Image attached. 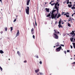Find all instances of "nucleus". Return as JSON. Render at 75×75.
Segmentation results:
<instances>
[{
  "label": "nucleus",
  "instance_id": "864d4df0",
  "mask_svg": "<svg viewBox=\"0 0 75 75\" xmlns=\"http://www.w3.org/2000/svg\"><path fill=\"white\" fill-rule=\"evenodd\" d=\"M64 16H65V15H66V16H67V14H66V13L64 14Z\"/></svg>",
  "mask_w": 75,
  "mask_h": 75
},
{
  "label": "nucleus",
  "instance_id": "bf43d9fd",
  "mask_svg": "<svg viewBox=\"0 0 75 75\" xmlns=\"http://www.w3.org/2000/svg\"><path fill=\"white\" fill-rule=\"evenodd\" d=\"M1 0H0V1H1V3L2 2V1H1Z\"/></svg>",
  "mask_w": 75,
  "mask_h": 75
},
{
  "label": "nucleus",
  "instance_id": "ea45409f",
  "mask_svg": "<svg viewBox=\"0 0 75 75\" xmlns=\"http://www.w3.org/2000/svg\"><path fill=\"white\" fill-rule=\"evenodd\" d=\"M70 47H71V48L72 49V48H73V47H72V45H70Z\"/></svg>",
  "mask_w": 75,
  "mask_h": 75
},
{
  "label": "nucleus",
  "instance_id": "6ab92c4d",
  "mask_svg": "<svg viewBox=\"0 0 75 75\" xmlns=\"http://www.w3.org/2000/svg\"><path fill=\"white\" fill-rule=\"evenodd\" d=\"M68 6L69 7L71 8V6H72V4H70V5L68 4Z\"/></svg>",
  "mask_w": 75,
  "mask_h": 75
},
{
  "label": "nucleus",
  "instance_id": "4be33fe9",
  "mask_svg": "<svg viewBox=\"0 0 75 75\" xmlns=\"http://www.w3.org/2000/svg\"><path fill=\"white\" fill-rule=\"evenodd\" d=\"M61 19H60V21H59V24H61Z\"/></svg>",
  "mask_w": 75,
  "mask_h": 75
},
{
  "label": "nucleus",
  "instance_id": "cd10ccee",
  "mask_svg": "<svg viewBox=\"0 0 75 75\" xmlns=\"http://www.w3.org/2000/svg\"><path fill=\"white\" fill-rule=\"evenodd\" d=\"M0 69H1V71H2V70H3V69L2 68H1V66H0Z\"/></svg>",
  "mask_w": 75,
  "mask_h": 75
},
{
  "label": "nucleus",
  "instance_id": "0e129e2a",
  "mask_svg": "<svg viewBox=\"0 0 75 75\" xmlns=\"http://www.w3.org/2000/svg\"><path fill=\"white\" fill-rule=\"evenodd\" d=\"M63 35L64 36H65V35L64 34Z\"/></svg>",
  "mask_w": 75,
  "mask_h": 75
},
{
  "label": "nucleus",
  "instance_id": "bb28decb",
  "mask_svg": "<svg viewBox=\"0 0 75 75\" xmlns=\"http://www.w3.org/2000/svg\"><path fill=\"white\" fill-rule=\"evenodd\" d=\"M59 43L58 42H57V43H56L55 45H59Z\"/></svg>",
  "mask_w": 75,
  "mask_h": 75
},
{
  "label": "nucleus",
  "instance_id": "e433bc0d",
  "mask_svg": "<svg viewBox=\"0 0 75 75\" xmlns=\"http://www.w3.org/2000/svg\"><path fill=\"white\" fill-rule=\"evenodd\" d=\"M67 3V1H64V2H63L64 4H65V3Z\"/></svg>",
  "mask_w": 75,
  "mask_h": 75
},
{
  "label": "nucleus",
  "instance_id": "3c124183",
  "mask_svg": "<svg viewBox=\"0 0 75 75\" xmlns=\"http://www.w3.org/2000/svg\"><path fill=\"white\" fill-rule=\"evenodd\" d=\"M74 40H73V42H75V38H74Z\"/></svg>",
  "mask_w": 75,
  "mask_h": 75
},
{
  "label": "nucleus",
  "instance_id": "473e14b6",
  "mask_svg": "<svg viewBox=\"0 0 75 75\" xmlns=\"http://www.w3.org/2000/svg\"><path fill=\"white\" fill-rule=\"evenodd\" d=\"M34 31V28H33L31 30V32H33Z\"/></svg>",
  "mask_w": 75,
  "mask_h": 75
},
{
  "label": "nucleus",
  "instance_id": "de8ad7c7",
  "mask_svg": "<svg viewBox=\"0 0 75 75\" xmlns=\"http://www.w3.org/2000/svg\"><path fill=\"white\" fill-rule=\"evenodd\" d=\"M65 13V12H63L62 13V15H63V14H64V13Z\"/></svg>",
  "mask_w": 75,
  "mask_h": 75
},
{
  "label": "nucleus",
  "instance_id": "4468645a",
  "mask_svg": "<svg viewBox=\"0 0 75 75\" xmlns=\"http://www.w3.org/2000/svg\"><path fill=\"white\" fill-rule=\"evenodd\" d=\"M17 53L19 56H20V55H21V54H20V53L19 51H18L17 52Z\"/></svg>",
  "mask_w": 75,
  "mask_h": 75
},
{
  "label": "nucleus",
  "instance_id": "37998d69",
  "mask_svg": "<svg viewBox=\"0 0 75 75\" xmlns=\"http://www.w3.org/2000/svg\"><path fill=\"white\" fill-rule=\"evenodd\" d=\"M1 34H2V33H3V31H1Z\"/></svg>",
  "mask_w": 75,
  "mask_h": 75
},
{
  "label": "nucleus",
  "instance_id": "09e8293b",
  "mask_svg": "<svg viewBox=\"0 0 75 75\" xmlns=\"http://www.w3.org/2000/svg\"><path fill=\"white\" fill-rule=\"evenodd\" d=\"M39 74H40V75H42V73L40 72Z\"/></svg>",
  "mask_w": 75,
  "mask_h": 75
},
{
  "label": "nucleus",
  "instance_id": "ddd939ff",
  "mask_svg": "<svg viewBox=\"0 0 75 75\" xmlns=\"http://www.w3.org/2000/svg\"><path fill=\"white\" fill-rule=\"evenodd\" d=\"M74 38L73 37L71 38L70 40L71 42H72V41H73V40H74Z\"/></svg>",
  "mask_w": 75,
  "mask_h": 75
},
{
  "label": "nucleus",
  "instance_id": "603ef678",
  "mask_svg": "<svg viewBox=\"0 0 75 75\" xmlns=\"http://www.w3.org/2000/svg\"><path fill=\"white\" fill-rule=\"evenodd\" d=\"M64 53H65V54H67V51H65L64 52Z\"/></svg>",
  "mask_w": 75,
  "mask_h": 75
},
{
  "label": "nucleus",
  "instance_id": "680f3d73",
  "mask_svg": "<svg viewBox=\"0 0 75 75\" xmlns=\"http://www.w3.org/2000/svg\"><path fill=\"white\" fill-rule=\"evenodd\" d=\"M37 75H39V73H37Z\"/></svg>",
  "mask_w": 75,
  "mask_h": 75
},
{
  "label": "nucleus",
  "instance_id": "2f4dec72",
  "mask_svg": "<svg viewBox=\"0 0 75 75\" xmlns=\"http://www.w3.org/2000/svg\"><path fill=\"white\" fill-rule=\"evenodd\" d=\"M58 16H59V17H61V15H60L59 13L58 14Z\"/></svg>",
  "mask_w": 75,
  "mask_h": 75
},
{
  "label": "nucleus",
  "instance_id": "2eb2a0df",
  "mask_svg": "<svg viewBox=\"0 0 75 75\" xmlns=\"http://www.w3.org/2000/svg\"><path fill=\"white\" fill-rule=\"evenodd\" d=\"M0 53H1V54H3V53H4V52H3V50H0Z\"/></svg>",
  "mask_w": 75,
  "mask_h": 75
},
{
  "label": "nucleus",
  "instance_id": "5701e85b",
  "mask_svg": "<svg viewBox=\"0 0 75 75\" xmlns=\"http://www.w3.org/2000/svg\"><path fill=\"white\" fill-rule=\"evenodd\" d=\"M5 30L6 31H7V27H5Z\"/></svg>",
  "mask_w": 75,
  "mask_h": 75
},
{
  "label": "nucleus",
  "instance_id": "c85d7f7f",
  "mask_svg": "<svg viewBox=\"0 0 75 75\" xmlns=\"http://www.w3.org/2000/svg\"><path fill=\"white\" fill-rule=\"evenodd\" d=\"M66 16L67 17H69V15H67Z\"/></svg>",
  "mask_w": 75,
  "mask_h": 75
},
{
  "label": "nucleus",
  "instance_id": "49530a36",
  "mask_svg": "<svg viewBox=\"0 0 75 75\" xmlns=\"http://www.w3.org/2000/svg\"><path fill=\"white\" fill-rule=\"evenodd\" d=\"M59 6V4H58L57 5V6Z\"/></svg>",
  "mask_w": 75,
  "mask_h": 75
},
{
  "label": "nucleus",
  "instance_id": "58836bf2",
  "mask_svg": "<svg viewBox=\"0 0 75 75\" xmlns=\"http://www.w3.org/2000/svg\"><path fill=\"white\" fill-rule=\"evenodd\" d=\"M33 38L34 39L35 38V36L34 35H33Z\"/></svg>",
  "mask_w": 75,
  "mask_h": 75
},
{
  "label": "nucleus",
  "instance_id": "69168bd1",
  "mask_svg": "<svg viewBox=\"0 0 75 75\" xmlns=\"http://www.w3.org/2000/svg\"><path fill=\"white\" fill-rule=\"evenodd\" d=\"M74 6H75V4H74L73 5V7H74Z\"/></svg>",
  "mask_w": 75,
  "mask_h": 75
},
{
  "label": "nucleus",
  "instance_id": "6e6d98bb",
  "mask_svg": "<svg viewBox=\"0 0 75 75\" xmlns=\"http://www.w3.org/2000/svg\"><path fill=\"white\" fill-rule=\"evenodd\" d=\"M69 4H72V2H69Z\"/></svg>",
  "mask_w": 75,
  "mask_h": 75
},
{
  "label": "nucleus",
  "instance_id": "423d86ee",
  "mask_svg": "<svg viewBox=\"0 0 75 75\" xmlns=\"http://www.w3.org/2000/svg\"><path fill=\"white\" fill-rule=\"evenodd\" d=\"M54 38L55 39H58L59 37L58 36V35H57V34L55 33L54 34Z\"/></svg>",
  "mask_w": 75,
  "mask_h": 75
},
{
  "label": "nucleus",
  "instance_id": "f257e3e1",
  "mask_svg": "<svg viewBox=\"0 0 75 75\" xmlns=\"http://www.w3.org/2000/svg\"><path fill=\"white\" fill-rule=\"evenodd\" d=\"M57 11V10H55V9H53V11H52L51 15V17L52 19H54V13L55 12Z\"/></svg>",
  "mask_w": 75,
  "mask_h": 75
},
{
  "label": "nucleus",
  "instance_id": "4d7b16f0",
  "mask_svg": "<svg viewBox=\"0 0 75 75\" xmlns=\"http://www.w3.org/2000/svg\"><path fill=\"white\" fill-rule=\"evenodd\" d=\"M36 57H37V58H38V56H36Z\"/></svg>",
  "mask_w": 75,
  "mask_h": 75
},
{
  "label": "nucleus",
  "instance_id": "338daca9",
  "mask_svg": "<svg viewBox=\"0 0 75 75\" xmlns=\"http://www.w3.org/2000/svg\"><path fill=\"white\" fill-rule=\"evenodd\" d=\"M71 21V20H69V21Z\"/></svg>",
  "mask_w": 75,
  "mask_h": 75
},
{
  "label": "nucleus",
  "instance_id": "13d9d810",
  "mask_svg": "<svg viewBox=\"0 0 75 75\" xmlns=\"http://www.w3.org/2000/svg\"><path fill=\"white\" fill-rule=\"evenodd\" d=\"M33 24L34 26H35V25L34 24V23H33Z\"/></svg>",
  "mask_w": 75,
  "mask_h": 75
},
{
  "label": "nucleus",
  "instance_id": "c03bdc74",
  "mask_svg": "<svg viewBox=\"0 0 75 75\" xmlns=\"http://www.w3.org/2000/svg\"><path fill=\"white\" fill-rule=\"evenodd\" d=\"M66 14V15H67V14H69V13L67 12Z\"/></svg>",
  "mask_w": 75,
  "mask_h": 75
},
{
  "label": "nucleus",
  "instance_id": "4c0bfd02",
  "mask_svg": "<svg viewBox=\"0 0 75 75\" xmlns=\"http://www.w3.org/2000/svg\"><path fill=\"white\" fill-rule=\"evenodd\" d=\"M23 62H24V63L27 62V61L26 60H25V61H24Z\"/></svg>",
  "mask_w": 75,
  "mask_h": 75
},
{
  "label": "nucleus",
  "instance_id": "8fccbe9b",
  "mask_svg": "<svg viewBox=\"0 0 75 75\" xmlns=\"http://www.w3.org/2000/svg\"><path fill=\"white\" fill-rule=\"evenodd\" d=\"M59 16H58L57 18H59Z\"/></svg>",
  "mask_w": 75,
  "mask_h": 75
},
{
  "label": "nucleus",
  "instance_id": "f704fd0d",
  "mask_svg": "<svg viewBox=\"0 0 75 75\" xmlns=\"http://www.w3.org/2000/svg\"><path fill=\"white\" fill-rule=\"evenodd\" d=\"M61 46H62V47H64V45L61 44Z\"/></svg>",
  "mask_w": 75,
  "mask_h": 75
},
{
  "label": "nucleus",
  "instance_id": "a18cd8bd",
  "mask_svg": "<svg viewBox=\"0 0 75 75\" xmlns=\"http://www.w3.org/2000/svg\"><path fill=\"white\" fill-rule=\"evenodd\" d=\"M31 33L32 34H34V32H32Z\"/></svg>",
  "mask_w": 75,
  "mask_h": 75
},
{
  "label": "nucleus",
  "instance_id": "39448f33",
  "mask_svg": "<svg viewBox=\"0 0 75 75\" xmlns=\"http://www.w3.org/2000/svg\"><path fill=\"white\" fill-rule=\"evenodd\" d=\"M69 34L72 35H73L72 37L73 38H75L74 37H75V33H74V30L72 31V32L70 33Z\"/></svg>",
  "mask_w": 75,
  "mask_h": 75
},
{
  "label": "nucleus",
  "instance_id": "5fc2aeb1",
  "mask_svg": "<svg viewBox=\"0 0 75 75\" xmlns=\"http://www.w3.org/2000/svg\"><path fill=\"white\" fill-rule=\"evenodd\" d=\"M71 16H72V17H73L74 16V14H73L72 15H71Z\"/></svg>",
  "mask_w": 75,
  "mask_h": 75
},
{
  "label": "nucleus",
  "instance_id": "c756f323",
  "mask_svg": "<svg viewBox=\"0 0 75 75\" xmlns=\"http://www.w3.org/2000/svg\"><path fill=\"white\" fill-rule=\"evenodd\" d=\"M74 64L75 65V62H74L73 63H72L71 64H72V65H73V64Z\"/></svg>",
  "mask_w": 75,
  "mask_h": 75
},
{
  "label": "nucleus",
  "instance_id": "6e6552de",
  "mask_svg": "<svg viewBox=\"0 0 75 75\" xmlns=\"http://www.w3.org/2000/svg\"><path fill=\"white\" fill-rule=\"evenodd\" d=\"M19 35H20V33H19V30H17V32L16 33V37H18V36Z\"/></svg>",
  "mask_w": 75,
  "mask_h": 75
},
{
  "label": "nucleus",
  "instance_id": "1a4fd4ad",
  "mask_svg": "<svg viewBox=\"0 0 75 75\" xmlns=\"http://www.w3.org/2000/svg\"><path fill=\"white\" fill-rule=\"evenodd\" d=\"M54 31L55 32L54 34H59V32L58 31L56 30H54Z\"/></svg>",
  "mask_w": 75,
  "mask_h": 75
},
{
  "label": "nucleus",
  "instance_id": "412c9836",
  "mask_svg": "<svg viewBox=\"0 0 75 75\" xmlns=\"http://www.w3.org/2000/svg\"><path fill=\"white\" fill-rule=\"evenodd\" d=\"M68 25L69 27H71V24L68 23Z\"/></svg>",
  "mask_w": 75,
  "mask_h": 75
},
{
  "label": "nucleus",
  "instance_id": "7c9ffc66",
  "mask_svg": "<svg viewBox=\"0 0 75 75\" xmlns=\"http://www.w3.org/2000/svg\"><path fill=\"white\" fill-rule=\"evenodd\" d=\"M16 20H17V19H15L13 21V22H15V21H16Z\"/></svg>",
  "mask_w": 75,
  "mask_h": 75
},
{
  "label": "nucleus",
  "instance_id": "774afa93",
  "mask_svg": "<svg viewBox=\"0 0 75 75\" xmlns=\"http://www.w3.org/2000/svg\"><path fill=\"white\" fill-rule=\"evenodd\" d=\"M74 15V14H75V13H74L73 14Z\"/></svg>",
  "mask_w": 75,
  "mask_h": 75
},
{
  "label": "nucleus",
  "instance_id": "20e7f679",
  "mask_svg": "<svg viewBox=\"0 0 75 75\" xmlns=\"http://www.w3.org/2000/svg\"><path fill=\"white\" fill-rule=\"evenodd\" d=\"M56 9L57 10V13L55 14L54 16V18L55 19V18H56V17L57 16V15L58 14V13H59L58 11H59V9H58V8H56Z\"/></svg>",
  "mask_w": 75,
  "mask_h": 75
},
{
  "label": "nucleus",
  "instance_id": "b1692460",
  "mask_svg": "<svg viewBox=\"0 0 75 75\" xmlns=\"http://www.w3.org/2000/svg\"><path fill=\"white\" fill-rule=\"evenodd\" d=\"M69 0H68L67 1V4H69Z\"/></svg>",
  "mask_w": 75,
  "mask_h": 75
},
{
  "label": "nucleus",
  "instance_id": "f8f14e48",
  "mask_svg": "<svg viewBox=\"0 0 75 75\" xmlns=\"http://www.w3.org/2000/svg\"><path fill=\"white\" fill-rule=\"evenodd\" d=\"M45 10H46V11L48 12H49V11H50V9L47 8H45Z\"/></svg>",
  "mask_w": 75,
  "mask_h": 75
},
{
  "label": "nucleus",
  "instance_id": "aec40b11",
  "mask_svg": "<svg viewBox=\"0 0 75 75\" xmlns=\"http://www.w3.org/2000/svg\"><path fill=\"white\" fill-rule=\"evenodd\" d=\"M13 28L12 27H10L11 32V31H12V30H13Z\"/></svg>",
  "mask_w": 75,
  "mask_h": 75
},
{
  "label": "nucleus",
  "instance_id": "dca6fc26",
  "mask_svg": "<svg viewBox=\"0 0 75 75\" xmlns=\"http://www.w3.org/2000/svg\"><path fill=\"white\" fill-rule=\"evenodd\" d=\"M58 27H59V28H60L61 27H62V25H61V24H59V25H58Z\"/></svg>",
  "mask_w": 75,
  "mask_h": 75
},
{
  "label": "nucleus",
  "instance_id": "79ce46f5",
  "mask_svg": "<svg viewBox=\"0 0 75 75\" xmlns=\"http://www.w3.org/2000/svg\"><path fill=\"white\" fill-rule=\"evenodd\" d=\"M56 45V47H58V46H59V45Z\"/></svg>",
  "mask_w": 75,
  "mask_h": 75
},
{
  "label": "nucleus",
  "instance_id": "393cba45",
  "mask_svg": "<svg viewBox=\"0 0 75 75\" xmlns=\"http://www.w3.org/2000/svg\"><path fill=\"white\" fill-rule=\"evenodd\" d=\"M35 24L36 26H37V22H36V20L35 19Z\"/></svg>",
  "mask_w": 75,
  "mask_h": 75
},
{
  "label": "nucleus",
  "instance_id": "a19ab883",
  "mask_svg": "<svg viewBox=\"0 0 75 75\" xmlns=\"http://www.w3.org/2000/svg\"><path fill=\"white\" fill-rule=\"evenodd\" d=\"M54 4H55V3H53V4H51V6H54Z\"/></svg>",
  "mask_w": 75,
  "mask_h": 75
},
{
  "label": "nucleus",
  "instance_id": "9b49d317",
  "mask_svg": "<svg viewBox=\"0 0 75 75\" xmlns=\"http://www.w3.org/2000/svg\"><path fill=\"white\" fill-rule=\"evenodd\" d=\"M39 71H40V69H38L37 70H35V72L36 73H37V72H39Z\"/></svg>",
  "mask_w": 75,
  "mask_h": 75
},
{
  "label": "nucleus",
  "instance_id": "f3484780",
  "mask_svg": "<svg viewBox=\"0 0 75 75\" xmlns=\"http://www.w3.org/2000/svg\"><path fill=\"white\" fill-rule=\"evenodd\" d=\"M72 44L73 45V47L74 48H75V43H72Z\"/></svg>",
  "mask_w": 75,
  "mask_h": 75
},
{
  "label": "nucleus",
  "instance_id": "9d476101",
  "mask_svg": "<svg viewBox=\"0 0 75 75\" xmlns=\"http://www.w3.org/2000/svg\"><path fill=\"white\" fill-rule=\"evenodd\" d=\"M30 0H27V1L26 2L27 3V6H28L29 5V4L30 3Z\"/></svg>",
  "mask_w": 75,
  "mask_h": 75
},
{
  "label": "nucleus",
  "instance_id": "0eeeda50",
  "mask_svg": "<svg viewBox=\"0 0 75 75\" xmlns=\"http://www.w3.org/2000/svg\"><path fill=\"white\" fill-rule=\"evenodd\" d=\"M58 2H57L55 4V6H54V8H53V9H54V8H58V7L57 6V5H58Z\"/></svg>",
  "mask_w": 75,
  "mask_h": 75
},
{
  "label": "nucleus",
  "instance_id": "72a5a7b5",
  "mask_svg": "<svg viewBox=\"0 0 75 75\" xmlns=\"http://www.w3.org/2000/svg\"><path fill=\"white\" fill-rule=\"evenodd\" d=\"M67 52H70V50H68L67 51Z\"/></svg>",
  "mask_w": 75,
  "mask_h": 75
},
{
  "label": "nucleus",
  "instance_id": "052dcab7",
  "mask_svg": "<svg viewBox=\"0 0 75 75\" xmlns=\"http://www.w3.org/2000/svg\"><path fill=\"white\" fill-rule=\"evenodd\" d=\"M45 4H46L47 3H48L45 2Z\"/></svg>",
  "mask_w": 75,
  "mask_h": 75
},
{
  "label": "nucleus",
  "instance_id": "c9c22d12",
  "mask_svg": "<svg viewBox=\"0 0 75 75\" xmlns=\"http://www.w3.org/2000/svg\"><path fill=\"white\" fill-rule=\"evenodd\" d=\"M40 64H42V62H41V61H40Z\"/></svg>",
  "mask_w": 75,
  "mask_h": 75
},
{
  "label": "nucleus",
  "instance_id": "a211bd4d",
  "mask_svg": "<svg viewBox=\"0 0 75 75\" xmlns=\"http://www.w3.org/2000/svg\"><path fill=\"white\" fill-rule=\"evenodd\" d=\"M51 16V13H49L48 15L46 16L47 17H50Z\"/></svg>",
  "mask_w": 75,
  "mask_h": 75
},
{
  "label": "nucleus",
  "instance_id": "a878e982",
  "mask_svg": "<svg viewBox=\"0 0 75 75\" xmlns=\"http://www.w3.org/2000/svg\"><path fill=\"white\" fill-rule=\"evenodd\" d=\"M71 8L72 9H75V7H74V6L73 7H72Z\"/></svg>",
  "mask_w": 75,
  "mask_h": 75
},
{
  "label": "nucleus",
  "instance_id": "e2e57ef3",
  "mask_svg": "<svg viewBox=\"0 0 75 75\" xmlns=\"http://www.w3.org/2000/svg\"><path fill=\"white\" fill-rule=\"evenodd\" d=\"M51 2L50 3V4H51Z\"/></svg>",
  "mask_w": 75,
  "mask_h": 75
},
{
  "label": "nucleus",
  "instance_id": "f03ea898",
  "mask_svg": "<svg viewBox=\"0 0 75 75\" xmlns=\"http://www.w3.org/2000/svg\"><path fill=\"white\" fill-rule=\"evenodd\" d=\"M27 8L25 9V11L26 14L28 15H29V7H26Z\"/></svg>",
  "mask_w": 75,
  "mask_h": 75
},
{
  "label": "nucleus",
  "instance_id": "7ed1b4c3",
  "mask_svg": "<svg viewBox=\"0 0 75 75\" xmlns=\"http://www.w3.org/2000/svg\"><path fill=\"white\" fill-rule=\"evenodd\" d=\"M62 48V47H61V46H60L59 47L56 49V52H59V51H60Z\"/></svg>",
  "mask_w": 75,
  "mask_h": 75
}]
</instances>
